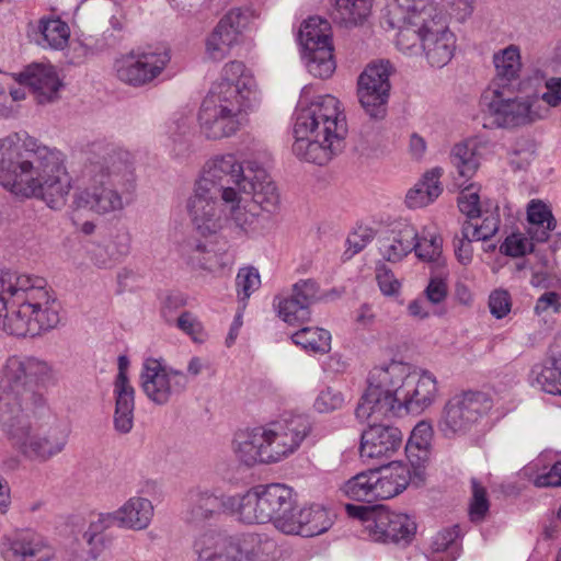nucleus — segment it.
Listing matches in <instances>:
<instances>
[{
  "label": "nucleus",
  "instance_id": "obj_1",
  "mask_svg": "<svg viewBox=\"0 0 561 561\" xmlns=\"http://www.w3.org/2000/svg\"><path fill=\"white\" fill-rule=\"evenodd\" d=\"M0 185L19 201L64 205L72 178L58 152L35 139H0Z\"/></svg>",
  "mask_w": 561,
  "mask_h": 561
},
{
  "label": "nucleus",
  "instance_id": "obj_2",
  "mask_svg": "<svg viewBox=\"0 0 561 561\" xmlns=\"http://www.w3.org/2000/svg\"><path fill=\"white\" fill-rule=\"evenodd\" d=\"M251 71L240 61H230L222 77L203 99L197 122L207 138L221 139L236 134L251 107L250 95L255 90Z\"/></svg>",
  "mask_w": 561,
  "mask_h": 561
},
{
  "label": "nucleus",
  "instance_id": "obj_3",
  "mask_svg": "<svg viewBox=\"0 0 561 561\" xmlns=\"http://www.w3.org/2000/svg\"><path fill=\"white\" fill-rule=\"evenodd\" d=\"M347 134L343 104L327 94L313 101L300 100L293 127L294 152L301 159L317 164L328 161L333 146Z\"/></svg>",
  "mask_w": 561,
  "mask_h": 561
},
{
  "label": "nucleus",
  "instance_id": "obj_4",
  "mask_svg": "<svg viewBox=\"0 0 561 561\" xmlns=\"http://www.w3.org/2000/svg\"><path fill=\"white\" fill-rule=\"evenodd\" d=\"M9 301L1 328L11 335L33 337L59 322V306L51 290L45 285L32 284L27 276L15 278Z\"/></svg>",
  "mask_w": 561,
  "mask_h": 561
},
{
  "label": "nucleus",
  "instance_id": "obj_5",
  "mask_svg": "<svg viewBox=\"0 0 561 561\" xmlns=\"http://www.w3.org/2000/svg\"><path fill=\"white\" fill-rule=\"evenodd\" d=\"M295 507L293 490L280 483L257 485L242 496L231 497L229 510L249 524L272 522L282 530Z\"/></svg>",
  "mask_w": 561,
  "mask_h": 561
},
{
  "label": "nucleus",
  "instance_id": "obj_6",
  "mask_svg": "<svg viewBox=\"0 0 561 561\" xmlns=\"http://www.w3.org/2000/svg\"><path fill=\"white\" fill-rule=\"evenodd\" d=\"M347 517L359 520L364 530L374 542L411 543L417 534V523L408 513L397 511L385 504L344 506Z\"/></svg>",
  "mask_w": 561,
  "mask_h": 561
},
{
  "label": "nucleus",
  "instance_id": "obj_7",
  "mask_svg": "<svg viewBox=\"0 0 561 561\" xmlns=\"http://www.w3.org/2000/svg\"><path fill=\"white\" fill-rule=\"evenodd\" d=\"M405 375V368L400 363L374 368L357 405V416L374 423L396 417L402 409L397 392Z\"/></svg>",
  "mask_w": 561,
  "mask_h": 561
},
{
  "label": "nucleus",
  "instance_id": "obj_8",
  "mask_svg": "<svg viewBox=\"0 0 561 561\" xmlns=\"http://www.w3.org/2000/svg\"><path fill=\"white\" fill-rule=\"evenodd\" d=\"M431 427L425 423L417 424L407 443L408 461H392L375 470L376 489L379 501L390 500L402 493L427 459Z\"/></svg>",
  "mask_w": 561,
  "mask_h": 561
},
{
  "label": "nucleus",
  "instance_id": "obj_9",
  "mask_svg": "<svg viewBox=\"0 0 561 561\" xmlns=\"http://www.w3.org/2000/svg\"><path fill=\"white\" fill-rule=\"evenodd\" d=\"M408 22L416 27L423 49L433 64L444 65L450 60L454 51V35L438 11L431 4H414L408 15Z\"/></svg>",
  "mask_w": 561,
  "mask_h": 561
},
{
  "label": "nucleus",
  "instance_id": "obj_10",
  "mask_svg": "<svg viewBox=\"0 0 561 561\" xmlns=\"http://www.w3.org/2000/svg\"><path fill=\"white\" fill-rule=\"evenodd\" d=\"M172 58L167 46H156L147 50H131L116 59V77L124 83L141 87L157 79L169 66Z\"/></svg>",
  "mask_w": 561,
  "mask_h": 561
},
{
  "label": "nucleus",
  "instance_id": "obj_11",
  "mask_svg": "<svg viewBox=\"0 0 561 561\" xmlns=\"http://www.w3.org/2000/svg\"><path fill=\"white\" fill-rule=\"evenodd\" d=\"M331 26L320 18H310L299 31V39L305 48L309 71L321 79L329 78L335 70Z\"/></svg>",
  "mask_w": 561,
  "mask_h": 561
},
{
  "label": "nucleus",
  "instance_id": "obj_12",
  "mask_svg": "<svg viewBox=\"0 0 561 561\" xmlns=\"http://www.w3.org/2000/svg\"><path fill=\"white\" fill-rule=\"evenodd\" d=\"M73 206L76 213L89 210L104 215L121 209L122 198L113 188L108 174L92 171L75 193Z\"/></svg>",
  "mask_w": 561,
  "mask_h": 561
},
{
  "label": "nucleus",
  "instance_id": "obj_13",
  "mask_svg": "<svg viewBox=\"0 0 561 561\" xmlns=\"http://www.w3.org/2000/svg\"><path fill=\"white\" fill-rule=\"evenodd\" d=\"M253 21L254 13L248 9L229 10L207 37V54L213 58H222L242 42L243 33L252 26Z\"/></svg>",
  "mask_w": 561,
  "mask_h": 561
},
{
  "label": "nucleus",
  "instance_id": "obj_14",
  "mask_svg": "<svg viewBox=\"0 0 561 561\" xmlns=\"http://www.w3.org/2000/svg\"><path fill=\"white\" fill-rule=\"evenodd\" d=\"M393 68L388 60H376L367 65L357 82V95L362 106L378 116L387 102Z\"/></svg>",
  "mask_w": 561,
  "mask_h": 561
},
{
  "label": "nucleus",
  "instance_id": "obj_15",
  "mask_svg": "<svg viewBox=\"0 0 561 561\" xmlns=\"http://www.w3.org/2000/svg\"><path fill=\"white\" fill-rule=\"evenodd\" d=\"M485 99L488 113L497 127L510 128L531 119L530 101L515 96L506 85L488 92Z\"/></svg>",
  "mask_w": 561,
  "mask_h": 561
},
{
  "label": "nucleus",
  "instance_id": "obj_16",
  "mask_svg": "<svg viewBox=\"0 0 561 561\" xmlns=\"http://www.w3.org/2000/svg\"><path fill=\"white\" fill-rule=\"evenodd\" d=\"M265 427L270 447L267 463L276 462L294 453L309 433L308 424L298 416L272 422Z\"/></svg>",
  "mask_w": 561,
  "mask_h": 561
},
{
  "label": "nucleus",
  "instance_id": "obj_17",
  "mask_svg": "<svg viewBox=\"0 0 561 561\" xmlns=\"http://www.w3.org/2000/svg\"><path fill=\"white\" fill-rule=\"evenodd\" d=\"M402 442L399 428L373 424L362 435L360 455L368 459H387L402 447Z\"/></svg>",
  "mask_w": 561,
  "mask_h": 561
},
{
  "label": "nucleus",
  "instance_id": "obj_18",
  "mask_svg": "<svg viewBox=\"0 0 561 561\" xmlns=\"http://www.w3.org/2000/svg\"><path fill=\"white\" fill-rule=\"evenodd\" d=\"M2 554L7 561H48L53 557L44 539L30 530H21L8 537Z\"/></svg>",
  "mask_w": 561,
  "mask_h": 561
},
{
  "label": "nucleus",
  "instance_id": "obj_19",
  "mask_svg": "<svg viewBox=\"0 0 561 561\" xmlns=\"http://www.w3.org/2000/svg\"><path fill=\"white\" fill-rule=\"evenodd\" d=\"M49 378L48 366L34 358H9L3 369V382L11 389L37 387Z\"/></svg>",
  "mask_w": 561,
  "mask_h": 561
},
{
  "label": "nucleus",
  "instance_id": "obj_20",
  "mask_svg": "<svg viewBox=\"0 0 561 561\" xmlns=\"http://www.w3.org/2000/svg\"><path fill=\"white\" fill-rule=\"evenodd\" d=\"M332 525V518L327 508L321 505L300 507L289 515L287 522L282 523L285 534L313 537L327 531Z\"/></svg>",
  "mask_w": 561,
  "mask_h": 561
},
{
  "label": "nucleus",
  "instance_id": "obj_21",
  "mask_svg": "<svg viewBox=\"0 0 561 561\" xmlns=\"http://www.w3.org/2000/svg\"><path fill=\"white\" fill-rule=\"evenodd\" d=\"M18 80L32 90L39 103L55 100L62 85L55 67L44 62L27 66L19 73Z\"/></svg>",
  "mask_w": 561,
  "mask_h": 561
},
{
  "label": "nucleus",
  "instance_id": "obj_22",
  "mask_svg": "<svg viewBox=\"0 0 561 561\" xmlns=\"http://www.w3.org/2000/svg\"><path fill=\"white\" fill-rule=\"evenodd\" d=\"M180 373L169 370L160 362L150 359L146 363L142 375L145 393L156 403H167L178 389Z\"/></svg>",
  "mask_w": 561,
  "mask_h": 561
},
{
  "label": "nucleus",
  "instance_id": "obj_23",
  "mask_svg": "<svg viewBox=\"0 0 561 561\" xmlns=\"http://www.w3.org/2000/svg\"><path fill=\"white\" fill-rule=\"evenodd\" d=\"M234 451L247 465L267 463L270 455L265 426H256L239 432L233 440Z\"/></svg>",
  "mask_w": 561,
  "mask_h": 561
},
{
  "label": "nucleus",
  "instance_id": "obj_24",
  "mask_svg": "<svg viewBox=\"0 0 561 561\" xmlns=\"http://www.w3.org/2000/svg\"><path fill=\"white\" fill-rule=\"evenodd\" d=\"M526 219L529 225L527 234L538 243L547 242L557 227L550 205L542 199H531L526 207Z\"/></svg>",
  "mask_w": 561,
  "mask_h": 561
},
{
  "label": "nucleus",
  "instance_id": "obj_25",
  "mask_svg": "<svg viewBox=\"0 0 561 561\" xmlns=\"http://www.w3.org/2000/svg\"><path fill=\"white\" fill-rule=\"evenodd\" d=\"M462 534L458 525L447 526L433 538L428 548L430 561H455L461 550Z\"/></svg>",
  "mask_w": 561,
  "mask_h": 561
},
{
  "label": "nucleus",
  "instance_id": "obj_26",
  "mask_svg": "<svg viewBox=\"0 0 561 561\" xmlns=\"http://www.w3.org/2000/svg\"><path fill=\"white\" fill-rule=\"evenodd\" d=\"M340 492L344 497L353 502H379L376 489L375 470H364L351 477L341 485Z\"/></svg>",
  "mask_w": 561,
  "mask_h": 561
},
{
  "label": "nucleus",
  "instance_id": "obj_27",
  "mask_svg": "<svg viewBox=\"0 0 561 561\" xmlns=\"http://www.w3.org/2000/svg\"><path fill=\"white\" fill-rule=\"evenodd\" d=\"M293 343L309 354L323 355L330 352L332 335L319 325H306L291 334Z\"/></svg>",
  "mask_w": 561,
  "mask_h": 561
},
{
  "label": "nucleus",
  "instance_id": "obj_28",
  "mask_svg": "<svg viewBox=\"0 0 561 561\" xmlns=\"http://www.w3.org/2000/svg\"><path fill=\"white\" fill-rule=\"evenodd\" d=\"M37 30L45 45L53 49H65L70 41V27L58 15L43 16L38 20Z\"/></svg>",
  "mask_w": 561,
  "mask_h": 561
},
{
  "label": "nucleus",
  "instance_id": "obj_29",
  "mask_svg": "<svg viewBox=\"0 0 561 561\" xmlns=\"http://www.w3.org/2000/svg\"><path fill=\"white\" fill-rule=\"evenodd\" d=\"M274 309L277 317L288 325H301L310 319L311 311L301 304L293 294L278 296L274 300Z\"/></svg>",
  "mask_w": 561,
  "mask_h": 561
},
{
  "label": "nucleus",
  "instance_id": "obj_30",
  "mask_svg": "<svg viewBox=\"0 0 561 561\" xmlns=\"http://www.w3.org/2000/svg\"><path fill=\"white\" fill-rule=\"evenodd\" d=\"M151 513L152 506L147 500L133 499L118 511L117 518L122 526L141 529L148 525Z\"/></svg>",
  "mask_w": 561,
  "mask_h": 561
},
{
  "label": "nucleus",
  "instance_id": "obj_31",
  "mask_svg": "<svg viewBox=\"0 0 561 561\" xmlns=\"http://www.w3.org/2000/svg\"><path fill=\"white\" fill-rule=\"evenodd\" d=\"M491 408V401L483 394L469 393L461 397L459 401L451 404L447 415L453 423L458 417L471 420L472 417L486 412Z\"/></svg>",
  "mask_w": 561,
  "mask_h": 561
},
{
  "label": "nucleus",
  "instance_id": "obj_32",
  "mask_svg": "<svg viewBox=\"0 0 561 561\" xmlns=\"http://www.w3.org/2000/svg\"><path fill=\"white\" fill-rule=\"evenodd\" d=\"M500 219L497 215L490 214L481 218L467 219L462 225V233L466 238L476 241H486L499 230Z\"/></svg>",
  "mask_w": 561,
  "mask_h": 561
},
{
  "label": "nucleus",
  "instance_id": "obj_33",
  "mask_svg": "<svg viewBox=\"0 0 561 561\" xmlns=\"http://www.w3.org/2000/svg\"><path fill=\"white\" fill-rule=\"evenodd\" d=\"M531 237L520 231L508 234L500 245V252L510 257H523L535 251V243Z\"/></svg>",
  "mask_w": 561,
  "mask_h": 561
},
{
  "label": "nucleus",
  "instance_id": "obj_34",
  "mask_svg": "<svg viewBox=\"0 0 561 561\" xmlns=\"http://www.w3.org/2000/svg\"><path fill=\"white\" fill-rule=\"evenodd\" d=\"M416 240V232L412 227L405 226L398 232V238H394L392 243L387 247L383 256L391 262L401 260L414 248Z\"/></svg>",
  "mask_w": 561,
  "mask_h": 561
},
{
  "label": "nucleus",
  "instance_id": "obj_35",
  "mask_svg": "<svg viewBox=\"0 0 561 561\" xmlns=\"http://www.w3.org/2000/svg\"><path fill=\"white\" fill-rule=\"evenodd\" d=\"M493 59L497 75L503 78L516 77L522 68L519 49L515 45L495 54Z\"/></svg>",
  "mask_w": 561,
  "mask_h": 561
},
{
  "label": "nucleus",
  "instance_id": "obj_36",
  "mask_svg": "<svg viewBox=\"0 0 561 561\" xmlns=\"http://www.w3.org/2000/svg\"><path fill=\"white\" fill-rule=\"evenodd\" d=\"M128 362L125 357L118 360V375L115 380L116 405L125 411L134 408V388L127 377Z\"/></svg>",
  "mask_w": 561,
  "mask_h": 561
},
{
  "label": "nucleus",
  "instance_id": "obj_37",
  "mask_svg": "<svg viewBox=\"0 0 561 561\" xmlns=\"http://www.w3.org/2000/svg\"><path fill=\"white\" fill-rule=\"evenodd\" d=\"M371 9V0H335V10L341 20L357 23L366 18Z\"/></svg>",
  "mask_w": 561,
  "mask_h": 561
},
{
  "label": "nucleus",
  "instance_id": "obj_38",
  "mask_svg": "<svg viewBox=\"0 0 561 561\" xmlns=\"http://www.w3.org/2000/svg\"><path fill=\"white\" fill-rule=\"evenodd\" d=\"M537 381L546 392L561 394V355L542 367Z\"/></svg>",
  "mask_w": 561,
  "mask_h": 561
},
{
  "label": "nucleus",
  "instance_id": "obj_39",
  "mask_svg": "<svg viewBox=\"0 0 561 561\" xmlns=\"http://www.w3.org/2000/svg\"><path fill=\"white\" fill-rule=\"evenodd\" d=\"M472 484V499L469 503L468 514L473 523L483 520L489 512L490 503L488 500V492L484 485L476 479L471 481Z\"/></svg>",
  "mask_w": 561,
  "mask_h": 561
},
{
  "label": "nucleus",
  "instance_id": "obj_40",
  "mask_svg": "<svg viewBox=\"0 0 561 561\" xmlns=\"http://www.w3.org/2000/svg\"><path fill=\"white\" fill-rule=\"evenodd\" d=\"M414 248L416 255L424 261H435L442 254L443 240L439 236L431 232H423L421 237H416Z\"/></svg>",
  "mask_w": 561,
  "mask_h": 561
},
{
  "label": "nucleus",
  "instance_id": "obj_41",
  "mask_svg": "<svg viewBox=\"0 0 561 561\" xmlns=\"http://www.w3.org/2000/svg\"><path fill=\"white\" fill-rule=\"evenodd\" d=\"M230 500L231 499L224 502L213 494H199L193 503V511H195L196 514L203 518H207L219 512L231 514V511L229 510Z\"/></svg>",
  "mask_w": 561,
  "mask_h": 561
},
{
  "label": "nucleus",
  "instance_id": "obj_42",
  "mask_svg": "<svg viewBox=\"0 0 561 561\" xmlns=\"http://www.w3.org/2000/svg\"><path fill=\"white\" fill-rule=\"evenodd\" d=\"M293 295L310 309V306L321 300L325 293L314 279H302L294 285Z\"/></svg>",
  "mask_w": 561,
  "mask_h": 561
},
{
  "label": "nucleus",
  "instance_id": "obj_43",
  "mask_svg": "<svg viewBox=\"0 0 561 561\" xmlns=\"http://www.w3.org/2000/svg\"><path fill=\"white\" fill-rule=\"evenodd\" d=\"M261 279L257 271L253 267L241 268L236 278L237 295L241 301H245L253 291L257 290Z\"/></svg>",
  "mask_w": 561,
  "mask_h": 561
},
{
  "label": "nucleus",
  "instance_id": "obj_44",
  "mask_svg": "<svg viewBox=\"0 0 561 561\" xmlns=\"http://www.w3.org/2000/svg\"><path fill=\"white\" fill-rule=\"evenodd\" d=\"M458 207L468 219L478 218L481 215L480 196L473 191V184L466 186L458 198Z\"/></svg>",
  "mask_w": 561,
  "mask_h": 561
},
{
  "label": "nucleus",
  "instance_id": "obj_45",
  "mask_svg": "<svg viewBox=\"0 0 561 561\" xmlns=\"http://www.w3.org/2000/svg\"><path fill=\"white\" fill-rule=\"evenodd\" d=\"M375 236V231L367 225H358L347 237V252L356 254L369 243Z\"/></svg>",
  "mask_w": 561,
  "mask_h": 561
},
{
  "label": "nucleus",
  "instance_id": "obj_46",
  "mask_svg": "<svg viewBox=\"0 0 561 561\" xmlns=\"http://www.w3.org/2000/svg\"><path fill=\"white\" fill-rule=\"evenodd\" d=\"M489 307L493 316L501 319L507 316L512 309V298L507 290L495 289L489 297Z\"/></svg>",
  "mask_w": 561,
  "mask_h": 561
},
{
  "label": "nucleus",
  "instance_id": "obj_47",
  "mask_svg": "<svg viewBox=\"0 0 561 561\" xmlns=\"http://www.w3.org/2000/svg\"><path fill=\"white\" fill-rule=\"evenodd\" d=\"M376 279L380 290L385 295L393 296L400 291L401 283L394 277L393 273L385 264L377 266Z\"/></svg>",
  "mask_w": 561,
  "mask_h": 561
},
{
  "label": "nucleus",
  "instance_id": "obj_48",
  "mask_svg": "<svg viewBox=\"0 0 561 561\" xmlns=\"http://www.w3.org/2000/svg\"><path fill=\"white\" fill-rule=\"evenodd\" d=\"M449 287L446 276L434 275L425 288L426 298L433 304H439L448 296Z\"/></svg>",
  "mask_w": 561,
  "mask_h": 561
},
{
  "label": "nucleus",
  "instance_id": "obj_49",
  "mask_svg": "<svg viewBox=\"0 0 561 561\" xmlns=\"http://www.w3.org/2000/svg\"><path fill=\"white\" fill-rule=\"evenodd\" d=\"M231 168L232 172L236 173L233 182L236 183L237 188L230 186L224 187L221 198L224 199V202L229 204H239L240 193L248 192L245 186V178L242 174V168L240 164L234 163L231 165Z\"/></svg>",
  "mask_w": 561,
  "mask_h": 561
},
{
  "label": "nucleus",
  "instance_id": "obj_50",
  "mask_svg": "<svg viewBox=\"0 0 561 561\" xmlns=\"http://www.w3.org/2000/svg\"><path fill=\"white\" fill-rule=\"evenodd\" d=\"M534 310L538 316L549 311L559 313L561 311V296L556 291H546L537 299Z\"/></svg>",
  "mask_w": 561,
  "mask_h": 561
},
{
  "label": "nucleus",
  "instance_id": "obj_51",
  "mask_svg": "<svg viewBox=\"0 0 561 561\" xmlns=\"http://www.w3.org/2000/svg\"><path fill=\"white\" fill-rule=\"evenodd\" d=\"M435 396V385L430 378L419 379L414 392L409 401H414L417 404H426L433 400Z\"/></svg>",
  "mask_w": 561,
  "mask_h": 561
},
{
  "label": "nucleus",
  "instance_id": "obj_52",
  "mask_svg": "<svg viewBox=\"0 0 561 561\" xmlns=\"http://www.w3.org/2000/svg\"><path fill=\"white\" fill-rule=\"evenodd\" d=\"M343 398L341 393L331 389H325L320 392L316 400V405L320 412L334 411L342 407Z\"/></svg>",
  "mask_w": 561,
  "mask_h": 561
},
{
  "label": "nucleus",
  "instance_id": "obj_53",
  "mask_svg": "<svg viewBox=\"0 0 561 561\" xmlns=\"http://www.w3.org/2000/svg\"><path fill=\"white\" fill-rule=\"evenodd\" d=\"M537 486H559L561 485V460L556 461L549 469L539 473L535 479Z\"/></svg>",
  "mask_w": 561,
  "mask_h": 561
},
{
  "label": "nucleus",
  "instance_id": "obj_54",
  "mask_svg": "<svg viewBox=\"0 0 561 561\" xmlns=\"http://www.w3.org/2000/svg\"><path fill=\"white\" fill-rule=\"evenodd\" d=\"M433 201L434 197L431 196V193L425 191L420 184L410 190L405 197V203L410 208L424 207Z\"/></svg>",
  "mask_w": 561,
  "mask_h": 561
},
{
  "label": "nucleus",
  "instance_id": "obj_55",
  "mask_svg": "<svg viewBox=\"0 0 561 561\" xmlns=\"http://www.w3.org/2000/svg\"><path fill=\"white\" fill-rule=\"evenodd\" d=\"M547 91L542 100L550 106H558L561 103V78H550L546 81Z\"/></svg>",
  "mask_w": 561,
  "mask_h": 561
},
{
  "label": "nucleus",
  "instance_id": "obj_56",
  "mask_svg": "<svg viewBox=\"0 0 561 561\" xmlns=\"http://www.w3.org/2000/svg\"><path fill=\"white\" fill-rule=\"evenodd\" d=\"M439 178H440V172L438 170H431L425 173L423 180L419 184L425 191L431 193V196L436 198L442 192Z\"/></svg>",
  "mask_w": 561,
  "mask_h": 561
},
{
  "label": "nucleus",
  "instance_id": "obj_57",
  "mask_svg": "<svg viewBox=\"0 0 561 561\" xmlns=\"http://www.w3.org/2000/svg\"><path fill=\"white\" fill-rule=\"evenodd\" d=\"M28 449L31 453L41 456V457H48L51 456L57 451V446L53 443H50L46 438H36L32 439L28 445Z\"/></svg>",
  "mask_w": 561,
  "mask_h": 561
},
{
  "label": "nucleus",
  "instance_id": "obj_58",
  "mask_svg": "<svg viewBox=\"0 0 561 561\" xmlns=\"http://www.w3.org/2000/svg\"><path fill=\"white\" fill-rule=\"evenodd\" d=\"M178 325L194 339H197L202 332L201 323L190 312H184L179 317Z\"/></svg>",
  "mask_w": 561,
  "mask_h": 561
},
{
  "label": "nucleus",
  "instance_id": "obj_59",
  "mask_svg": "<svg viewBox=\"0 0 561 561\" xmlns=\"http://www.w3.org/2000/svg\"><path fill=\"white\" fill-rule=\"evenodd\" d=\"M476 146L471 142L465 141L457 144L454 148L455 162H468L477 160Z\"/></svg>",
  "mask_w": 561,
  "mask_h": 561
},
{
  "label": "nucleus",
  "instance_id": "obj_60",
  "mask_svg": "<svg viewBox=\"0 0 561 561\" xmlns=\"http://www.w3.org/2000/svg\"><path fill=\"white\" fill-rule=\"evenodd\" d=\"M461 234L463 233L461 232ZM473 239L466 238L465 236H461V238L458 239L456 245V255L461 263H467L471 261L473 256Z\"/></svg>",
  "mask_w": 561,
  "mask_h": 561
},
{
  "label": "nucleus",
  "instance_id": "obj_61",
  "mask_svg": "<svg viewBox=\"0 0 561 561\" xmlns=\"http://www.w3.org/2000/svg\"><path fill=\"white\" fill-rule=\"evenodd\" d=\"M133 408L127 409L126 411L122 407L116 405L115 411V426L122 432H127L131 428L133 417H131Z\"/></svg>",
  "mask_w": 561,
  "mask_h": 561
},
{
  "label": "nucleus",
  "instance_id": "obj_62",
  "mask_svg": "<svg viewBox=\"0 0 561 561\" xmlns=\"http://www.w3.org/2000/svg\"><path fill=\"white\" fill-rule=\"evenodd\" d=\"M210 374V366L199 358H193L187 366V375L192 378L209 376Z\"/></svg>",
  "mask_w": 561,
  "mask_h": 561
},
{
  "label": "nucleus",
  "instance_id": "obj_63",
  "mask_svg": "<svg viewBox=\"0 0 561 561\" xmlns=\"http://www.w3.org/2000/svg\"><path fill=\"white\" fill-rule=\"evenodd\" d=\"M455 165L458 169L460 176H462L466 181H469L476 175L479 169V161L477 159L468 162H455Z\"/></svg>",
  "mask_w": 561,
  "mask_h": 561
},
{
  "label": "nucleus",
  "instance_id": "obj_64",
  "mask_svg": "<svg viewBox=\"0 0 561 561\" xmlns=\"http://www.w3.org/2000/svg\"><path fill=\"white\" fill-rule=\"evenodd\" d=\"M409 312L415 318L423 319L428 316V310L424 301L414 300L409 305Z\"/></svg>",
  "mask_w": 561,
  "mask_h": 561
}]
</instances>
